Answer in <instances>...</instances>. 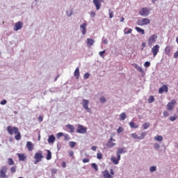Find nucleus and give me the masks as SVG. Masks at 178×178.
Wrapping results in <instances>:
<instances>
[{
	"mask_svg": "<svg viewBox=\"0 0 178 178\" xmlns=\"http://www.w3.org/2000/svg\"><path fill=\"white\" fill-rule=\"evenodd\" d=\"M47 154L46 159L47 161H50V159H52V153L51 152V150H47Z\"/></svg>",
	"mask_w": 178,
	"mask_h": 178,
	"instance_id": "obj_27",
	"label": "nucleus"
},
{
	"mask_svg": "<svg viewBox=\"0 0 178 178\" xmlns=\"http://www.w3.org/2000/svg\"><path fill=\"white\" fill-rule=\"evenodd\" d=\"M42 158H44L42 156V152H36L34 156V159L35 160L34 164L37 165L38 162H41L42 161Z\"/></svg>",
	"mask_w": 178,
	"mask_h": 178,
	"instance_id": "obj_4",
	"label": "nucleus"
},
{
	"mask_svg": "<svg viewBox=\"0 0 178 178\" xmlns=\"http://www.w3.org/2000/svg\"><path fill=\"white\" fill-rule=\"evenodd\" d=\"M177 118H178L177 115L170 116L169 118V120H170V122H175V120H176V119H177Z\"/></svg>",
	"mask_w": 178,
	"mask_h": 178,
	"instance_id": "obj_39",
	"label": "nucleus"
},
{
	"mask_svg": "<svg viewBox=\"0 0 178 178\" xmlns=\"http://www.w3.org/2000/svg\"><path fill=\"white\" fill-rule=\"evenodd\" d=\"M154 101H155V98L154 97V96H150L148 99V103L152 104V102H154Z\"/></svg>",
	"mask_w": 178,
	"mask_h": 178,
	"instance_id": "obj_38",
	"label": "nucleus"
},
{
	"mask_svg": "<svg viewBox=\"0 0 178 178\" xmlns=\"http://www.w3.org/2000/svg\"><path fill=\"white\" fill-rule=\"evenodd\" d=\"M151 23V21H149V19L148 18H143L142 19H138L137 22L138 26H146L147 24H149Z\"/></svg>",
	"mask_w": 178,
	"mask_h": 178,
	"instance_id": "obj_6",
	"label": "nucleus"
},
{
	"mask_svg": "<svg viewBox=\"0 0 178 178\" xmlns=\"http://www.w3.org/2000/svg\"><path fill=\"white\" fill-rule=\"evenodd\" d=\"M120 120H124L126 119V113H122L120 115Z\"/></svg>",
	"mask_w": 178,
	"mask_h": 178,
	"instance_id": "obj_36",
	"label": "nucleus"
},
{
	"mask_svg": "<svg viewBox=\"0 0 178 178\" xmlns=\"http://www.w3.org/2000/svg\"><path fill=\"white\" fill-rule=\"evenodd\" d=\"M93 3L96 7L97 10L101 9V1H99V0H93Z\"/></svg>",
	"mask_w": 178,
	"mask_h": 178,
	"instance_id": "obj_17",
	"label": "nucleus"
},
{
	"mask_svg": "<svg viewBox=\"0 0 178 178\" xmlns=\"http://www.w3.org/2000/svg\"><path fill=\"white\" fill-rule=\"evenodd\" d=\"M144 66L145 67H149L151 66V63H149V61H146L144 63Z\"/></svg>",
	"mask_w": 178,
	"mask_h": 178,
	"instance_id": "obj_45",
	"label": "nucleus"
},
{
	"mask_svg": "<svg viewBox=\"0 0 178 178\" xmlns=\"http://www.w3.org/2000/svg\"><path fill=\"white\" fill-rule=\"evenodd\" d=\"M113 141H116V140L113 139V137H111L110 139L108 140L106 146L108 148H113L115 145H116V143H113Z\"/></svg>",
	"mask_w": 178,
	"mask_h": 178,
	"instance_id": "obj_12",
	"label": "nucleus"
},
{
	"mask_svg": "<svg viewBox=\"0 0 178 178\" xmlns=\"http://www.w3.org/2000/svg\"><path fill=\"white\" fill-rule=\"evenodd\" d=\"M87 44H88V47H92V45L94 44V40L88 38L87 39Z\"/></svg>",
	"mask_w": 178,
	"mask_h": 178,
	"instance_id": "obj_28",
	"label": "nucleus"
},
{
	"mask_svg": "<svg viewBox=\"0 0 178 178\" xmlns=\"http://www.w3.org/2000/svg\"><path fill=\"white\" fill-rule=\"evenodd\" d=\"M139 15H140V16H143L144 17H147V16L149 15V10H148V8H142L139 11Z\"/></svg>",
	"mask_w": 178,
	"mask_h": 178,
	"instance_id": "obj_11",
	"label": "nucleus"
},
{
	"mask_svg": "<svg viewBox=\"0 0 178 178\" xmlns=\"http://www.w3.org/2000/svg\"><path fill=\"white\" fill-rule=\"evenodd\" d=\"M133 31V29L130 28H125L124 30V34H130Z\"/></svg>",
	"mask_w": 178,
	"mask_h": 178,
	"instance_id": "obj_31",
	"label": "nucleus"
},
{
	"mask_svg": "<svg viewBox=\"0 0 178 178\" xmlns=\"http://www.w3.org/2000/svg\"><path fill=\"white\" fill-rule=\"evenodd\" d=\"M26 148H28L29 151L31 152L33 149H34V145L33 143L28 141L26 143Z\"/></svg>",
	"mask_w": 178,
	"mask_h": 178,
	"instance_id": "obj_18",
	"label": "nucleus"
},
{
	"mask_svg": "<svg viewBox=\"0 0 178 178\" xmlns=\"http://www.w3.org/2000/svg\"><path fill=\"white\" fill-rule=\"evenodd\" d=\"M102 175L104 178H113V176L109 174V171H108V170L103 171Z\"/></svg>",
	"mask_w": 178,
	"mask_h": 178,
	"instance_id": "obj_16",
	"label": "nucleus"
},
{
	"mask_svg": "<svg viewBox=\"0 0 178 178\" xmlns=\"http://www.w3.org/2000/svg\"><path fill=\"white\" fill-rule=\"evenodd\" d=\"M155 170H156V167L155 166H152L150 168V172H155Z\"/></svg>",
	"mask_w": 178,
	"mask_h": 178,
	"instance_id": "obj_53",
	"label": "nucleus"
},
{
	"mask_svg": "<svg viewBox=\"0 0 178 178\" xmlns=\"http://www.w3.org/2000/svg\"><path fill=\"white\" fill-rule=\"evenodd\" d=\"M158 39V35L154 34L149 37L147 40V44L149 47H152L155 42H156V40Z\"/></svg>",
	"mask_w": 178,
	"mask_h": 178,
	"instance_id": "obj_2",
	"label": "nucleus"
},
{
	"mask_svg": "<svg viewBox=\"0 0 178 178\" xmlns=\"http://www.w3.org/2000/svg\"><path fill=\"white\" fill-rule=\"evenodd\" d=\"M8 164L9 165V166H12L15 165V161H13V158H9L8 159Z\"/></svg>",
	"mask_w": 178,
	"mask_h": 178,
	"instance_id": "obj_32",
	"label": "nucleus"
},
{
	"mask_svg": "<svg viewBox=\"0 0 178 178\" xmlns=\"http://www.w3.org/2000/svg\"><path fill=\"white\" fill-rule=\"evenodd\" d=\"M65 136V134L63 132H59L56 134L57 139L59 140L60 137H63Z\"/></svg>",
	"mask_w": 178,
	"mask_h": 178,
	"instance_id": "obj_37",
	"label": "nucleus"
},
{
	"mask_svg": "<svg viewBox=\"0 0 178 178\" xmlns=\"http://www.w3.org/2000/svg\"><path fill=\"white\" fill-rule=\"evenodd\" d=\"M92 168H93L96 172H98V165H97L95 163H92Z\"/></svg>",
	"mask_w": 178,
	"mask_h": 178,
	"instance_id": "obj_42",
	"label": "nucleus"
},
{
	"mask_svg": "<svg viewBox=\"0 0 178 178\" xmlns=\"http://www.w3.org/2000/svg\"><path fill=\"white\" fill-rule=\"evenodd\" d=\"M159 44H155L152 48V54H153L154 58L158 55V52H159Z\"/></svg>",
	"mask_w": 178,
	"mask_h": 178,
	"instance_id": "obj_10",
	"label": "nucleus"
},
{
	"mask_svg": "<svg viewBox=\"0 0 178 178\" xmlns=\"http://www.w3.org/2000/svg\"><path fill=\"white\" fill-rule=\"evenodd\" d=\"M74 75V77H76V80H79V78L80 77V70L79 69V67H76L75 69Z\"/></svg>",
	"mask_w": 178,
	"mask_h": 178,
	"instance_id": "obj_22",
	"label": "nucleus"
},
{
	"mask_svg": "<svg viewBox=\"0 0 178 178\" xmlns=\"http://www.w3.org/2000/svg\"><path fill=\"white\" fill-rule=\"evenodd\" d=\"M174 58H175V59H177V58H178V51H176V52L174 54Z\"/></svg>",
	"mask_w": 178,
	"mask_h": 178,
	"instance_id": "obj_56",
	"label": "nucleus"
},
{
	"mask_svg": "<svg viewBox=\"0 0 178 178\" xmlns=\"http://www.w3.org/2000/svg\"><path fill=\"white\" fill-rule=\"evenodd\" d=\"M17 169V166L13 165V167H11L10 168V170L11 173H16Z\"/></svg>",
	"mask_w": 178,
	"mask_h": 178,
	"instance_id": "obj_34",
	"label": "nucleus"
},
{
	"mask_svg": "<svg viewBox=\"0 0 178 178\" xmlns=\"http://www.w3.org/2000/svg\"><path fill=\"white\" fill-rule=\"evenodd\" d=\"M104 44H108V40H104Z\"/></svg>",
	"mask_w": 178,
	"mask_h": 178,
	"instance_id": "obj_64",
	"label": "nucleus"
},
{
	"mask_svg": "<svg viewBox=\"0 0 178 178\" xmlns=\"http://www.w3.org/2000/svg\"><path fill=\"white\" fill-rule=\"evenodd\" d=\"M62 166H63V168H66V163H65V161H63V162L62 163Z\"/></svg>",
	"mask_w": 178,
	"mask_h": 178,
	"instance_id": "obj_62",
	"label": "nucleus"
},
{
	"mask_svg": "<svg viewBox=\"0 0 178 178\" xmlns=\"http://www.w3.org/2000/svg\"><path fill=\"white\" fill-rule=\"evenodd\" d=\"M91 149L92 151H97V146H92Z\"/></svg>",
	"mask_w": 178,
	"mask_h": 178,
	"instance_id": "obj_60",
	"label": "nucleus"
},
{
	"mask_svg": "<svg viewBox=\"0 0 178 178\" xmlns=\"http://www.w3.org/2000/svg\"><path fill=\"white\" fill-rule=\"evenodd\" d=\"M163 115L164 118H168L169 116V112L168 111H164Z\"/></svg>",
	"mask_w": 178,
	"mask_h": 178,
	"instance_id": "obj_46",
	"label": "nucleus"
},
{
	"mask_svg": "<svg viewBox=\"0 0 178 178\" xmlns=\"http://www.w3.org/2000/svg\"><path fill=\"white\" fill-rule=\"evenodd\" d=\"M108 13H109V17H110V19L113 18V11H112V10L109 9V10H108Z\"/></svg>",
	"mask_w": 178,
	"mask_h": 178,
	"instance_id": "obj_44",
	"label": "nucleus"
},
{
	"mask_svg": "<svg viewBox=\"0 0 178 178\" xmlns=\"http://www.w3.org/2000/svg\"><path fill=\"white\" fill-rule=\"evenodd\" d=\"M84 79H88L90 77V73L86 72L84 76H83Z\"/></svg>",
	"mask_w": 178,
	"mask_h": 178,
	"instance_id": "obj_54",
	"label": "nucleus"
},
{
	"mask_svg": "<svg viewBox=\"0 0 178 178\" xmlns=\"http://www.w3.org/2000/svg\"><path fill=\"white\" fill-rule=\"evenodd\" d=\"M69 155L70 156H73V155H74V152L73 151H70Z\"/></svg>",
	"mask_w": 178,
	"mask_h": 178,
	"instance_id": "obj_59",
	"label": "nucleus"
},
{
	"mask_svg": "<svg viewBox=\"0 0 178 178\" xmlns=\"http://www.w3.org/2000/svg\"><path fill=\"white\" fill-rule=\"evenodd\" d=\"M55 140H56L55 136L51 135L49 136L47 141L49 144H54L55 143Z\"/></svg>",
	"mask_w": 178,
	"mask_h": 178,
	"instance_id": "obj_21",
	"label": "nucleus"
},
{
	"mask_svg": "<svg viewBox=\"0 0 178 178\" xmlns=\"http://www.w3.org/2000/svg\"><path fill=\"white\" fill-rule=\"evenodd\" d=\"M155 141H163V137L162 136L157 135L154 136Z\"/></svg>",
	"mask_w": 178,
	"mask_h": 178,
	"instance_id": "obj_29",
	"label": "nucleus"
},
{
	"mask_svg": "<svg viewBox=\"0 0 178 178\" xmlns=\"http://www.w3.org/2000/svg\"><path fill=\"white\" fill-rule=\"evenodd\" d=\"M8 101H6V99H3L1 102V105H6V104H7Z\"/></svg>",
	"mask_w": 178,
	"mask_h": 178,
	"instance_id": "obj_55",
	"label": "nucleus"
},
{
	"mask_svg": "<svg viewBox=\"0 0 178 178\" xmlns=\"http://www.w3.org/2000/svg\"><path fill=\"white\" fill-rule=\"evenodd\" d=\"M64 140L65 141H69V140H70V136H69V134H64Z\"/></svg>",
	"mask_w": 178,
	"mask_h": 178,
	"instance_id": "obj_43",
	"label": "nucleus"
},
{
	"mask_svg": "<svg viewBox=\"0 0 178 178\" xmlns=\"http://www.w3.org/2000/svg\"><path fill=\"white\" fill-rule=\"evenodd\" d=\"M129 126L132 129H138V125H136V124L134 122H129Z\"/></svg>",
	"mask_w": 178,
	"mask_h": 178,
	"instance_id": "obj_33",
	"label": "nucleus"
},
{
	"mask_svg": "<svg viewBox=\"0 0 178 178\" xmlns=\"http://www.w3.org/2000/svg\"><path fill=\"white\" fill-rule=\"evenodd\" d=\"M122 154H126V150H124V148H119L117 151V156H119V155Z\"/></svg>",
	"mask_w": 178,
	"mask_h": 178,
	"instance_id": "obj_26",
	"label": "nucleus"
},
{
	"mask_svg": "<svg viewBox=\"0 0 178 178\" xmlns=\"http://www.w3.org/2000/svg\"><path fill=\"white\" fill-rule=\"evenodd\" d=\"M154 147L156 149H159L161 146L158 143H154Z\"/></svg>",
	"mask_w": 178,
	"mask_h": 178,
	"instance_id": "obj_52",
	"label": "nucleus"
},
{
	"mask_svg": "<svg viewBox=\"0 0 178 178\" xmlns=\"http://www.w3.org/2000/svg\"><path fill=\"white\" fill-rule=\"evenodd\" d=\"M132 66H134V67H135V69H136L138 72H140V73H144V70H143L141 67L138 66V65L134 63L132 64Z\"/></svg>",
	"mask_w": 178,
	"mask_h": 178,
	"instance_id": "obj_23",
	"label": "nucleus"
},
{
	"mask_svg": "<svg viewBox=\"0 0 178 178\" xmlns=\"http://www.w3.org/2000/svg\"><path fill=\"white\" fill-rule=\"evenodd\" d=\"M90 104V102L86 99L82 100V106L86 112H91V108H88V105Z\"/></svg>",
	"mask_w": 178,
	"mask_h": 178,
	"instance_id": "obj_8",
	"label": "nucleus"
},
{
	"mask_svg": "<svg viewBox=\"0 0 178 178\" xmlns=\"http://www.w3.org/2000/svg\"><path fill=\"white\" fill-rule=\"evenodd\" d=\"M90 16L91 17H95V12H92Z\"/></svg>",
	"mask_w": 178,
	"mask_h": 178,
	"instance_id": "obj_61",
	"label": "nucleus"
},
{
	"mask_svg": "<svg viewBox=\"0 0 178 178\" xmlns=\"http://www.w3.org/2000/svg\"><path fill=\"white\" fill-rule=\"evenodd\" d=\"M110 175H111V176H113V175H115V171H113V169H111V170H110Z\"/></svg>",
	"mask_w": 178,
	"mask_h": 178,
	"instance_id": "obj_58",
	"label": "nucleus"
},
{
	"mask_svg": "<svg viewBox=\"0 0 178 178\" xmlns=\"http://www.w3.org/2000/svg\"><path fill=\"white\" fill-rule=\"evenodd\" d=\"M170 51H172V48L170 47V46H167L164 49L165 55H168V56L169 55H170Z\"/></svg>",
	"mask_w": 178,
	"mask_h": 178,
	"instance_id": "obj_24",
	"label": "nucleus"
},
{
	"mask_svg": "<svg viewBox=\"0 0 178 178\" xmlns=\"http://www.w3.org/2000/svg\"><path fill=\"white\" fill-rule=\"evenodd\" d=\"M120 22H124V17H122L120 18Z\"/></svg>",
	"mask_w": 178,
	"mask_h": 178,
	"instance_id": "obj_63",
	"label": "nucleus"
},
{
	"mask_svg": "<svg viewBox=\"0 0 178 178\" xmlns=\"http://www.w3.org/2000/svg\"><path fill=\"white\" fill-rule=\"evenodd\" d=\"M97 159H102V153H97Z\"/></svg>",
	"mask_w": 178,
	"mask_h": 178,
	"instance_id": "obj_50",
	"label": "nucleus"
},
{
	"mask_svg": "<svg viewBox=\"0 0 178 178\" xmlns=\"http://www.w3.org/2000/svg\"><path fill=\"white\" fill-rule=\"evenodd\" d=\"M17 156L19 158V160L22 161V162H24V161H26V159H27V156H26V154H18Z\"/></svg>",
	"mask_w": 178,
	"mask_h": 178,
	"instance_id": "obj_20",
	"label": "nucleus"
},
{
	"mask_svg": "<svg viewBox=\"0 0 178 178\" xmlns=\"http://www.w3.org/2000/svg\"><path fill=\"white\" fill-rule=\"evenodd\" d=\"M124 129L122 127H120L118 130H117V133H118V134H120V133H122V131H123Z\"/></svg>",
	"mask_w": 178,
	"mask_h": 178,
	"instance_id": "obj_48",
	"label": "nucleus"
},
{
	"mask_svg": "<svg viewBox=\"0 0 178 178\" xmlns=\"http://www.w3.org/2000/svg\"><path fill=\"white\" fill-rule=\"evenodd\" d=\"M135 30H136V31H138V33H141V34H143V35H144L145 33L144 29H141V28H140L138 26H136L135 28Z\"/></svg>",
	"mask_w": 178,
	"mask_h": 178,
	"instance_id": "obj_30",
	"label": "nucleus"
},
{
	"mask_svg": "<svg viewBox=\"0 0 178 178\" xmlns=\"http://www.w3.org/2000/svg\"><path fill=\"white\" fill-rule=\"evenodd\" d=\"M81 29H82V34L83 35H86L87 33V29H86L87 27V24L83 23V24L80 25Z\"/></svg>",
	"mask_w": 178,
	"mask_h": 178,
	"instance_id": "obj_19",
	"label": "nucleus"
},
{
	"mask_svg": "<svg viewBox=\"0 0 178 178\" xmlns=\"http://www.w3.org/2000/svg\"><path fill=\"white\" fill-rule=\"evenodd\" d=\"M66 127L70 130V133H74V127L73 125L68 124L66 125Z\"/></svg>",
	"mask_w": 178,
	"mask_h": 178,
	"instance_id": "obj_25",
	"label": "nucleus"
},
{
	"mask_svg": "<svg viewBox=\"0 0 178 178\" xmlns=\"http://www.w3.org/2000/svg\"><path fill=\"white\" fill-rule=\"evenodd\" d=\"M6 173H8V167H6V165H3L0 169V178L9 177Z\"/></svg>",
	"mask_w": 178,
	"mask_h": 178,
	"instance_id": "obj_3",
	"label": "nucleus"
},
{
	"mask_svg": "<svg viewBox=\"0 0 178 178\" xmlns=\"http://www.w3.org/2000/svg\"><path fill=\"white\" fill-rule=\"evenodd\" d=\"M143 127L144 130H147V129H148V127H149V124L148 122H145L143 124Z\"/></svg>",
	"mask_w": 178,
	"mask_h": 178,
	"instance_id": "obj_40",
	"label": "nucleus"
},
{
	"mask_svg": "<svg viewBox=\"0 0 178 178\" xmlns=\"http://www.w3.org/2000/svg\"><path fill=\"white\" fill-rule=\"evenodd\" d=\"M7 131L10 136H13V134H16L15 136V138L17 141H20L22 140V134L19 131V129L16 127L8 126L7 127Z\"/></svg>",
	"mask_w": 178,
	"mask_h": 178,
	"instance_id": "obj_1",
	"label": "nucleus"
},
{
	"mask_svg": "<svg viewBox=\"0 0 178 178\" xmlns=\"http://www.w3.org/2000/svg\"><path fill=\"white\" fill-rule=\"evenodd\" d=\"M76 142H73V141H70L69 142V145L70 147V148H74L76 145Z\"/></svg>",
	"mask_w": 178,
	"mask_h": 178,
	"instance_id": "obj_35",
	"label": "nucleus"
},
{
	"mask_svg": "<svg viewBox=\"0 0 178 178\" xmlns=\"http://www.w3.org/2000/svg\"><path fill=\"white\" fill-rule=\"evenodd\" d=\"M105 54V50L99 51V56H101L102 58H104V54Z\"/></svg>",
	"mask_w": 178,
	"mask_h": 178,
	"instance_id": "obj_51",
	"label": "nucleus"
},
{
	"mask_svg": "<svg viewBox=\"0 0 178 178\" xmlns=\"http://www.w3.org/2000/svg\"><path fill=\"white\" fill-rule=\"evenodd\" d=\"M131 138L135 140H144L145 137L147 136V132H142L140 136H138L136 133L131 134Z\"/></svg>",
	"mask_w": 178,
	"mask_h": 178,
	"instance_id": "obj_7",
	"label": "nucleus"
},
{
	"mask_svg": "<svg viewBox=\"0 0 178 178\" xmlns=\"http://www.w3.org/2000/svg\"><path fill=\"white\" fill-rule=\"evenodd\" d=\"M38 120H39V122H42V120H44V117H42V116H39L38 117Z\"/></svg>",
	"mask_w": 178,
	"mask_h": 178,
	"instance_id": "obj_57",
	"label": "nucleus"
},
{
	"mask_svg": "<svg viewBox=\"0 0 178 178\" xmlns=\"http://www.w3.org/2000/svg\"><path fill=\"white\" fill-rule=\"evenodd\" d=\"M76 133H79V134H86V133H87V127L78 124Z\"/></svg>",
	"mask_w": 178,
	"mask_h": 178,
	"instance_id": "obj_9",
	"label": "nucleus"
},
{
	"mask_svg": "<svg viewBox=\"0 0 178 178\" xmlns=\"http://www.w3.org/2000/svg\"><path fill=\"white\" fill-rule=\"evenodd\" d=\"M118 158L115 157L114 156H112L111 157V161L114 163V165H118L119 161H120V155L117 156Z\"/></svg>",
	"mask_w": 178,
	"mask_h": 178,
	"instance_id": "obj_14",
	"label": "nucleus"
},
{
	"mask_svg": "<svg viewBox=\"0 0 178 178\" xmlns=\"http://www.w3.org/2000/svg\"><path fill=\"white\" fill-rule=\"evenodd\" d=\"M83 163H88L90 162V159L88 158H85L82 160Z\"/></svg>",
	"mask_w": 178,
	"mask_h": 178,
	"instance_id": "obj_47",
	"label": "nucleus"
},
{
	"mask_svg": "<svg viewBox=\"0 0 178 178\" xmlns=\"http://www.w3.org/2000/svg\"><path fill=\"white\" fill-rule=\"evenodd\" d=\"M23 29V22H18L15 23L14 26V31H19V30H22Z\"/></svg>",
	"mask_w": 178,
	"mask_h": 178,
	"instance_id": "obj_13",
	"label": "nucleus"
},
{
	"mask_svg": "<svg viewBox=\"0 0 178 178\" xmlns=\"http://www.w3.org/2000/svg\"><path fill=\"white\" fill-rule=\"evenodd\" d=\"M176 104H177V102H176V99L171 100V102H168V104L166 105V110L169 111L170 112H172Z\"/></svg>",
	"mask_w": 178,
	"mask_h": 178,
	"instance_id": "obj_5",
	"label": "nucleus"
},
{
	"mask_svg": "<svg viewBox=\"0 0 178 178\" xmlns=\"http://www.w3.org/2000/svg\"><path fill=\"white\" fill-rule=\"evenodd\" d=\"M100 102H102V104H104V102H106V99L104 97H100Z\"/></svg>",
	"mask_w": 178,
	"mask_h": 178,
	"instance_id": "obj_49",
	"label": "nucleus"
},
{
	"mask_svg": "<svg viewBox=\"0 0 178 178\" xmlns=\"http://www.w3.org/2000/svg\"><path fill=\"white\" fill-rule=\"evenodd\" d=\"M168 91H169L168 86L163 85L159 89V94H163V92H168Z\"/></svg>",
	"mask_w": 178,
	"mask_h": 178,
	"instance_id": "obj_15",
	"label": "nucleus"
},
{
	"mask_svg": "<svg viewBox=\"0 0 178 178\" xmlns=\"http://www.w3.org/2000/svg\"><path fill=\"white\" fill-rule=\"evenodd\" d=\"M51 172L52 175H56V173H58V169L53 168V169L51 170Z\"/></svg>",
	"mask_w": 178,
	"mask_h": 178,
	"instance_id": "obj_41",
	"label": "nucleus"
}]
</instances>
